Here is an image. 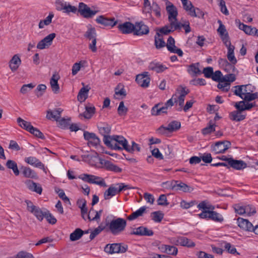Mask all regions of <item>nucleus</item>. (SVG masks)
I'll list each match as a JSON object with an SVG mask.
<instances>
[{
  "label": "nucleus",
  "instance_id": "35",
  "mask_svg": "<svg viewBox=\"0 0 258 258\" xmlns=\"http://www.w3.org/2000/svg\"><path fill=\"white\" fill-rule=\"evenodd\" d=\"M155 45L157 49L161 48L166 45L165 42L163 40L162 35L158 32H156L155 36Z\"/></svg>",
  "mask_w": 258,
  "mask_h": 258
},
{
  "label": "nucleus",
  "instance_id": "41",
  "mask_svg": "<svg viewBox=\"0 0 258 258\" xmlns=\"http://www.w3.org/2000/svg\"><path fill=\"white\" fill-rule=\"evenodd\" d=\"M227 58L228 60L232 64H236L237 62V59L234 54V50L235 49L234 46H230L227 48Z\"/></svg>",
  "mask_w": 258,
  "mask_h": 258
},
{
  "label": "nucleus",
  "instance_id": "24",
  "mask_svg": "<svg viewBox=\"0 0 258 258\" xmlns=\"http://www.w3.org/2000/svg\"><path fill=\"white\" fill-rule=\"evenodd\" d=\"M60 77L57 73L53 74L50 80V84L52 91L54 93H57L59 91V87L58 84V80L59 79Z\"/></svg>",
  "mask_w": 258,
  "mask_h": 258
},
{
  "label": "nucleus",
  "instance_id": "50",
  "mask_svg": "<svg viewBox=\"0 0 258 258\" xmlns=\"http://www.w3.org/2000/svg\"><path fill=\"white\" fill-rule=\"evenodd\" d=\"M36 218L41 221L45 217V212H43L39 207H36V208L31 212Z\"/></svg>",
  "mask_w": 258,
  "mask_h": 258
},
{
  "label": "nucleus",
  "instance_id": "52",
  "mask_svg": "<svg viewBox=\"0 0 258 258\" xmlns=\"http://www.w3.org/2000/svg\"><path fill=\"white\" fill-rule=\"evenodd\" d=\"M152 220L156 222H160L163 218L164 214L161 211H156L152 213Z\"/></svg>",
  "mask_w": 258,
  "mask_h": 258
},
{
  "label": "nucleus",
  "instance_id": "11",
  "mask_svg": "<svg viewBox=\"0 0 258 258\" xmlns=\"http://www.w3.org/2000/svg\"><path fill=\"white\" fill-rule=\"evenodd\" d=\"M78 12L84 18L89 19L92 18L97 13L98 11H93L85 4L80 3L78 7Z\"/></svg>",
  "mask_w": 258,
  "mask_h": 258
},
{
  "label": "nucleus",
  "instance_id": "49",
  "mask_svg": "<svg viewBox=\"0 0 258 258\" xmlns=\"http://www.w3.org/2000/svg\"><path fill=\"white\" fill-rule=\"evenodd\" d=\"M218 82L219 83L217 85V87L222 91L227 92L230 89V83L226 82L223 78L222 80H220Z\"/></svg>",
  "mask_w": 258,
  "mask_h": 258
},
{
  "label": "nucleus",
  "instance_id": "25",
  "mask_svg": "<svg viewBox=\"0 0 258 258\" xmlns=\"http://www.w3.org/2000/svg\"><path fill=\"white\" fill-rule=\"evenodd\" d=\"M148 69L149 70L154 71L157 73H160L166 70L167 67L160 62L153 61L150 63Z\"/></svg>",
  "mask_w": 258,
  "mask_h": 258
},
{
  "label": "nucleus",
  "instance_id": "13",
  "mask_svg": "<svg viewBox=\"0 0 258 258\" xmlns=\"http://www.w3.org/2000/svg\"><path fill=\"white\" fill-rule=\"evenodd\" d=\"M96 21L98 24H101L105 27H113L116 25L117 22L114 18H108L103 15L98 17Z\"/></svg>",
  "mask_w": 258,
  "mask_h": 258
},
{
  "label": "nucleus",
  "instance_id": "26",
  "mask_svg": "<svg viewBox=\"0 0 258 258\" xmlns=\"http://www.w3.org/2000/svg\"><path fill=\"white\" fill-rule=\"evenodd\" d=\"M9 63V67L12 72L17 71L21 63V60L18 54L14 55Z\"/></svg>",
  "mask_w": 258,
  "mask_h": 258
},
{
  "label": "nucleus",
  "instance_id": "42",
  "mask_svg": "<svg viewBox=\"0 0 258 258\" xmlns=\"http://www.w3.org/2000/svg\"><path fill=\"white\" fill-rule=\"evenodd\" d=\"M23 174L25 177L37 179L38 178L36 172L29 167H25L23 171Z\"/></svg>",
  "mask_w": 258,
  "mask_h": 258
},
{
  "label": "nucleus",
  "instance_id": "22",
  "mask_svg": "<svg viewBox=\"0 0 258 258\" xmlns=\"http://www.w3.org/2000/svg\"><path fill=\"white\" fill-rule=\"evenodd\" d=\"M25 183L29 190L40 195L42 193V188L39 184L34 182L31 180H26Z\"/></svg>",
  "mask_w": 258,
  "mask_h": 258
},
{
  "label": "nucleus",
  "instance_id": "3",
  "mask_svg": "<svg viewBox=\"0 0 258 258\" xmlns=\"http://www.w3.org/2000/svg\"><path fill=\"white\" fill-rule=\"evenodd\" d=\"M234 89L233 92L234 95L239 97H242V95L245 97H257L258 93L254 92L255 88L251 84L245 85H237L233 87Z\"/></svg>",
  "mask_w": 258,
  "mask_h": 258
},
{
  "label": "nucleus",
  "instance_id": "28",
  "mask_svg": "<svg viewBox=\"0 0 258 258\" xmlns=\"http://www.w3.org/2000/svg\"><path fill=\"white\" fill-rule=\"evenodd\" d=\"M229 165L236 170H241L246 167L247 164L242 160H237L233 159H230Z\"/></svg>",
  "mask_w": 258,
  "mask_h": 258
},
{
  "label": "nucleus",
  "instance_id": "21",
  "mask_svg": "<svg viewBox=\"0 0 258 258\" xmlns=\"http://www.w3.org/2000/svg\"><path fill=\"white\" fill-rule=\"evenodd\" d=\"M159 249L162 252L169 255H176L178 252V249L174 246L162 244L159 247Z\"/></svg>",
  "mask_w": 258,
  "mask_h": 258
},
{
  "label": "nucleus",
  "instance_id": "14",
  "mask_svg": "<svg viewBox=\"0 0 258 258\" xmlns=\"http://www.w3.org/2000/svg\"><path fill=\"white\" fill-rule=\"evenodd\" d=\"M24 160L27 163L41 169L45 173H47V168L45 167L44 165L35 157L30 156L26 157Z\"/></svg>",
  "mask_w": 258,
  "mask_h": 258
},
{
  "label": "nucleus",
  "instance_id": "34",
  "mask_svg": "<svg viewBox=\"0 0 258 258\" xmlns=\"http://www.w3.org/2000/svg\"><path fill=\"white\" fill-rule=\"evenodd\" d=\"M102 212V210L98 212L93 209H91L90 210L88 214L86 216V217L90 221H96L98 222L100 220V215Z\"/></svg>",
  "mask_w": 258,
  "mask_h": 258
},
{
  "label": "nucleus",
  "instance_id": "58",
  "mask_svg": "<svg viewBox=\"0 0 258 258\" xmlns=\"http://www.w3.org/2000/svg\"><path fill=\"white\" fill-rule=\"evenodd\" d=\"M128 109L124 105V102L121 101L120 102L119 106L117 109V112L120 116L125 115L127 113Z\"/></svg>",
  "mask_w": 258,
  "mask_h": 258
},
{
  "label": "nucleus",
  "instance_id": "1",
  "mask_svg": "<svg viewBox=\"0 0 258 258\" xmlns=\"http://www.w3.org/2000/svg\"><path fill=\"white\" fill-rule=\"evenodd\" d=\"M87 158L88 159L89 163L91 165H94L97 161H99L102 168H104L107 170L113 171L115 173H120L122 171L121 168L114 164L111 162L99 158L97 153H95L93 155H88Z\"/></svg>",
  "mask_w": 258,
  "mask_h": 258
},
{
  "label": "nucleus",
  "instance_id": "40",
  "mask_svg": "<svg viewBox=\"0 0 258 258\" xmlns=\"http://www.w3.org/2000/svg\"><path fill=\"white\" fill-rule=\"evenodd\" d=\"M181 123L177 120H173L169 122L167 126V130L169 132H172L180 128Z\"/></svg>",
  "mask_w": 258,
  "mask_h": 258
},
{
  "label": "nucleus",
  "instance_id": "55",
  "mask_svg": "<svg viewBox=\"0 0 258 258\" xmlns=\"http://www.w3.org/2000/svg\"><path fill=\"white\" fill-rule=\"evenodd\" d=\"M82 85L83 86V87L80 90L77 97L87 96L88 93L90 90V87L88 85L85 86V84L84 83H82Z\"/></svg>",
  "mask_w": 258,
  "mask_h": 258
},
{
  "label": "nucleus",
  "instance_id": "37",
  "mask_svg": "<svg viewBox=\"0 0 258 258\" xmlns=\"http://www.w3.org/2000/svg\"><path fill=\"white\" fill-rule=\"evenodd\" d=\"M116 186L111 185L104 193V198L105 200H109L111 197L114 196L117 193Z\"/></svg>",
  "mask_w": 258,
  "mask_h": 258
},
{
  "label": "nucleus",
  "instance_id": "9",
  "mask_svg": "<svg viewBox=\"0 0 258 258\" xmlns=\"http://www.w3.org/2000/svg\"><path fill=\"white\" fill-rule=\"evenodd\" d=\"M243 101L236 102L234 104L235 107L237 110L242 112L244 110H249L253 107L255 104L253 103H250V101L254 100L255 98H243Z\"/></svg>",
  "mask_w": 258,
  "mask_h": 258
},
{
  "label": "nucleus",
  "instance_id": "30",
  "mask_svg": "<svg viewBox=\"0 0 258 258\" xmlns=\"http://www.w3.org/2000/svg\"><path fill=\"white\" fill-rule=\"evenodd\" d=\"M95 108L93 105H86L85 111L81 115L86 119H90L95 113Z\"/></svg>",
  "mask_w": 258,
  "mask_h": 258
},
{
  "label": "nucleus",
  "instance_id": "19",
  "mask_svg": "<svg viewBox=\"0 0 258 258\" xmlns=\"http://www.w3.org/2000/svg\"><path fill=\"white\" fill-rule=\"evenodd\" d=\"M118 29L123 34H130L135 32V25L131 22H126L118 26Z\"/></svg>",
  "mask_w": 258,
  "mask_h": 258
},
{
  "label": "nucleus",
  "instance_id": "57",
  "mask_svg": "<svg viewBox=\"0 0 258 258\" xmlns=\"http://www.w3.org/2000/svg\"><path fill=\"white\" fill-rule=\"evenodd\" d=\"M31 134H33L36 137H38L41 139H44L45 137L41 132H40L38 128L33 127V126L30 128L29 131Z\"/></svg>",
  "mask_w": 258,
  "mask_h": 258
},
{
  "label": "nucleus",
  "instance_id": "38",
  "mask_svg": "<svg viewBox=\"0 0 258 258\" xmlns=\"http://www.w3.org/2000/svg\"><path fill=\"white\" fill-rule=\"evenodd\" d=\"M100 133L103 136V142L105 143V139L108 137H111L112 136H109L111 131V127L106 124L103 126H100L99 128Z\"/></svg>",
  "mask_w": 258,
  "mask_h": 258
},
{
  "label": "nucleus",
  "instance_id": "4",
  "mask_svg": "<svg viewBox=\"0 0 258 258\" xmlns=\"http://www.w3.org/2000/svg\"><path fill=\"white\" fill-rule=\"evenodd\" d=\"M166 4V9L168 14V20L171 27L174 28V30H177L180 26V22H178L177 19L178 15L177 8L169 1H167Z\"/></svg>",
  "mask_w": 258,
  "mask_h": 258
},
{
  "label": "nucleus",
  "instance_id": "46",
  "mask_svg": "<svg viewBox=\"0 0 258 258\" xmlns=\"http://www.w3.org/2000/svg\"><path fill=\"white\" fill-rule=\"evenodd\" d=\"M6 166L8 168L12 169L16 175L19 174V171L15 161L12 160H8L6 163Z\"/></svg>",
  "mask_w": 258,
  "mask_h": 258
},
{
  "label": "nucleus",
  "instance_id": "36",
  "mask_svg": "<svg viewBox=\"0 0 258 258\" xmlns=\"http://www.w3.org/2000/svg\"><path fill=\"white\" fill-rule=\"evenodd\" d=\"M147 209V207L143 206L141 207L139 209L135 212H133L131 215H129L127 219L130 221H132L138 218L139 217L142 216L143 214L145 212Z\"/></svg>",
  "mask_w": 258,
  "mask_h": 258
},
{
  "label": "nucleus",
  "instance_id": "48",
  "mask_svg": "<svg viewBox=\"0 0 258 258\" xmlns=\"http://www.w3.org/2000/svg\"><path fill=\"white\" fill-rule=\"evenodd\" d=\"M209 219L218 222H222L224 220V218L221 214L213 211V210L211 211Z\"/></svg>",
  "mask_w": 258,
  "mask_h": 258
},
{
  "label": "nucleus",
  "instance_id": "23",
  "mask_svg": "<svg viewBox=\"0 0 258 258\" xmlns=\"http://www.w3.org/2000/svg\"><path fill=\"white\" fill-rule=\"evenodd\" d=\"M237 220L238 225L240 228L245 231H251L253 225L248 220L242 218H238Z\"/></svg>",
  "mask_w": 258,
  "mask_h": 258
},
{
  "label": "nucleus",
  "instance_id": "8",
  "mask_svg": "<svg viewBox=\"0 0 258 258\" xmlns=\"http://www.w3.org/2000/svg\"><path fill=\"white\" fill-rule=\"evenodd\" d=\"M173 105V102L172 98H171L164 105L160 104L155 105L152 109L151 113L153 115H160L162 113H167L168 108L172 107Z\"/></svg>",
  "mask_w": 258,
  "mask_h": 258
},
{
  "label": "nucleus",
  "instance_id": "17",
  "mask_svg": "<svg viewBox=\"0 0 258 258\" xmlns=\"http://www.w3.org/2000/svg\"><path fill=\"white\" fill-rule=\"evenodd\" d=\"M84 137L86 140L88 141V144L90 146H96L100 144V139L94 133L85 131L84 132Z\"/></svg>",
  "mask_w": 258,
  "mask_h": 258
},
{
  "label": "nucleus",
  "instance_id": "5",
  "mask_svg": "<svg viewBox=\"0 0 258 258\" xmlns=\"http://www.w3.org/2000/svg\"><path fill=\"white\" fill-rule=\"evenodd\" d=\"M107 226L111 233L114 235L119 234L123 232L126 226V221L125 219L121 218H117L111 220Z\"/></svg>",
  "mask_w": 258,
  "mask_h": 258
},
{
  "label": "nucleus",
  "instance_id": "32",
  "mask_svg": "<svg viewBox=\"0 0 258 258\" xmlns=\"http://www.w3.org/2000/svg\"><path fill=\"white\" fill-rule=\"evenodd\" d=\"M186 12H188V15L191 17L203 18L204 16V12L199 8H195L194 6Z\"/></svg>",
  "mask_w": 258,
  "mask_h": 258
},
{
  "label": "nucleus",
  "instance_id": "2",
  "mask_svg": "<svg viewBox=\"0 0 258 258\" xmlns=\"http://www.w3.org/2000/svg\"><path fill=\"white\" fill-rule=\"evenodd\" d=\"M105 144L114 149L126 150L128 142L123 136L116 135L106 138L105 139Z\"/></svg>",
  "mask_w": 258,
  "mask_h": 258
},
{
  "label": "nucleus",
  "instance_id": "6",
  "mask_svg": "<svg viewBox=\"0 0 258 258\" xmlns=\"http://www.w3.org/2000/svg\"><path fill=\"white\" fill-rule=\"evenodd\" d=\"M79 178L84 181L89 183L95 184L103 187L107 186L104 179L99 176L88 174H82L79 176Z\"/></svg>",
  "mask_w": 258,
  "mask_h": 258
},
{
  "label": "nucleus",
  "instance_id": "45",
  "mask_svg": "<svg viewBox=\"0 0 258 258\" xmlns=\"http://www.w3.org/2000/svg\"><path fill=\"white\" fill-rule=\"evenodd\" d=\"M84 233V231L80 229L77 228L73 233L70 234V238L72 241L79 239Z\"/></svg>",
  "mask_w": 258,
  "mask_h": 258
},
{
  "label": "nucleus",
  "instance_id": "53",
  "mask_svg": "<svg viewBox=\"0 0 258 258\" xmlns=\"http://www.w3.org/2000/svg\"><path fill=\"white\" fill-rule=\"evenodd\" d=\"M174 28H172L171 27V24H170L169 26L166 25L162 28L158 29L157 32H158L161 35L164 34L167 35L170 33L171 32L174 31Z\"/></svg>",
  "mask_w": 258,
  "mask_h": 258
},
{
  "label": "nucleus",
  "instance_id": "29",
  "mask_svg": "<svg viewBox=\"0 0 258 258\" xmlns=\"http://www.w3.org/2000/svg\"><path fill=\"white\" fill-rule=\"evenodd\" d=\"M199 66L200 63L199 62L190 64L188 67V73L192 76L201 75L202 74V72L200 70Z\"/></svg>",
  "mask_w": 258,
  "mask_h": 258
},
{
  "label": "nucleus",
  "instance_id": "51",
  "mask_svg": "<svg viewBox=\"0 0 258 258\" xmlns=\"http://www.w3.org/2000/svg\"><path fill=\"white\" fill-rule=\"evenodd\" d=\"M224 244V248L228 251V252L232 254H240V253L237 251L235 247L233 245H232L230 243L225 242Z\"/></svg>",
  "mask_w": 258,
  "mask_h": 258
},
{
  "label": "nucleus",
  "instance_id": "59",
  "mask_svg": "<svg viewBox=\"0 0 258 258\" xmlns=\"http://www.w3.org/2000/svg\"><path fill=\"white\" fill-rule=\"evenodd\" d=\"M64 8V9L63 11V12L67 14H69L70 13H73L75 14L78 10L77 7H76L75 6H71L70 4L67 3Z\"/></svg>",
  "mask_w": 258,
  "mask_h": 258
},
{
  "label": "nucleus",
  "instance_id": "47",
  "mask_svg": "<svg viewBox=\"0 0 258 258\" xmlns=\"http://www.w3.org/2000/svg\"><path fill=\"white\" fill-rule=\"evenodd\" d=\"M17 122L21 127L26 130L28 132L30 130V128H31L32 126L30 122L25 121L21 117H18L17 118Z\"/></svg>",
  "mask_w": 258,
  "mask_h": 258
},
{
  "label": "nucleus",
  "instance_id": "18",
  "mask_svg": "<svg viewBox=\"0 0 258 258\" xmlns=\"http://www.w3.org/2000/svg\"><path fill=\"white\" fill-rule=\"evenodd\" d=\"M154 234L152 230L149 229L148 228L144 226H140L138 228H135L131 234L140 235V236H152Z\"/></svg>",
  "mask_w": 258,
  "mask_h": 258
},
{
  "label": "nucleus",
  "instance_id": "15",
  "mask_svg": "<svg viewBox=\"0 0 258 258\" xmlns=\"http://www.w3.org/2000/svg\"><path fill=\"white\" fill-rule=\"evenodd\" d=\"M165 46H166L167 49L170 52L176 53L179 56H182L183 55L182 51L175 45V40L172 37H169L167 44Z\"/></svg>",
  "mask_w": 258,
  "mask_h": 258
},
{
  "label": "nucleus",
  "instance_id": "20",
  "mask_svg": "<svg viewBox=\"0 0 258 258\" xmlns=\"http://www.w3.org/2000/svg\"><path fill=\"white\" fill-rule=\"evenodd\" d=\"M63 109L58 108L53 110L50 109L47 111L46 118L48 119H53L57 121L60 118V113L62 112Z\"/></svg>",
  "mask_w": 258,
  "mask_h": 258
},
{
  "label": "nucleus",
  "instance_id": "44",
  "mask_svg": "<svg viewBox=\"0 0 258 258\" xmlns=\"http://www.w3.org/2000/svg\"><path fill=\"white\" fill-rule=\"evenodd\" d=\"M216 125L214 121L211 120L209 122L208 125L202 130V133L204 135H208L215 131Z\"/></svg>",
  "mask_w": 258,
  "mask_h": 258
},
{
  "label": "nucleus",
  "instance_id": "64",
  "mask_svg": "<svg viewBox=\"0 0 258 258\" xmlns=\"http://www.w3.org/2000/svg\"><path fill=\"white\" fill-rule=\"evenodd\" d=\"M44 217L50 224H54L56 222V219L48 211H45Z\"/></svg>",
  "mask_w": 258,
  "mask_h": 258
},
{
  "label": "nucleus",
  "instance_id": "27",
  "mask_svg": "<svg viewBox=\"0 0 258 258\" xmlns=\"http://www.w3.org/2000/svg\"><path fill=\"white\" fill-rule=\"evenodd\" d=\"M246 114L238 110L232 111L229 113V118L235 121H240L245 119Z\"/></svg>",
  "mask_w": 258,
  "mask_h": 258
},
{
  "label": "nucleus",
  "instance_id": "43",
  "mask_svg": "<svg viewBox=\"0 0 258 258\" xmlns=\"http://www.w3.org/2000/svg\"><path fill=\"white\" fill-rule=\"evenodd\" d=\"M53 17V13H49V15L44 20H40L38 25L39 28L42 29L44 27V26L49 25L51 23Z\"/></svg>",
  "mask_w": 258,
  "mask_h": 258
},
{
  "label": "nucleus",
  "instance_id": "56",
  "mask_svg": "<svg viewBox=\"0 0 258 258\" xmlns=\"http://www.w3.org/2000/svg\"><path fill=\"white\" fill-rule=\"evenodd\" d=\"M189 92V90L186 87H178L176 90V95L178 97H184Z\"/></svg>",
  "mask_w": 258,
  "mask_h": 258
},
{
  "label": "nucleus",
  "instance_id": "60",
  "mask_svg": "<svg viewBox=\"0 0 258 258\" xmlns=\"http://www.w3.org/2000/svg\"><path fill=\"white\" fill-rule=\"evenodd\" d=\"M244 211H245L244 214L248 216H250L256 213L255 208L251 205L244 206Z\"/></svg>",
  "mask_w": 258,
  "mask_h": 258
},
{
  "label": "nucleus",
  "instance_id": "33",
  "mask_svg": "<svg viewBox=\"0 0 258 258\" xmlns=\"http://www.w3.org/2000/svg\"><path fill=\"white\" fill-rule=\"evenodd\" d=\"M174 182V183L172 185V188L173 189L175 190H181L184 192H187L189 191L190 190V187L188 186L187 184H186L184 183L183 182H180L178 183L177 181H174L172 182V183Z\"/></svg>",
  "mask_w": 258,
  "mask_h": 258
},
{
  "label": "nucleus",
  "instance_id": "39",
  "mask_svg": "<svg viewBox=\"0 0 258 258\" xmlns=\"http://www.w3.org/2000/svg\"><path fill=\"white\" fill-rule=\"evenodd\" d=\"M84 36L89 40L96 39L97 34L95 28L90 26L86 32Z\"/></svg>",
  "mask_w": 258,
  "mask_h": 258
},
{
  "label": "nucleus",
  "instance_id": "16",
  "mask_svg": "<svg viewBox=\"0 0 258 258\" xmlns=\"http://www.w3.org/2000/svg\"><path fill=\"white\" fill-rule=\"evenodd\" d=\"M135 28L134 35H146L149 32V27L142 22L136 23Z\"/></svg>",
  "mask_w": 258,
  "mask_h": 258
},
{
  "label": "nucleus",
  "instance_id": "62",
  "mask_svg": "<svg viewBox=\"0 0 258 258\" xmlns=\"http://www.w3.org/2000/svg\"><path fill=\"white\" fill-rule=\"evenodd\" d=\"M115 93L117 95H120L123 96L126 95L125 90L123 88L122 85L120 84H118L117 86L115 88Z\"/></svg>",
  "mask_w": 258,
  "mask_h": 258
},
{
  "label": "nucleus",
  "instance_id": "10",
  "mask_svg": "<svg viewBox=\"0 0 258 258\" xmlns=\"http://www.w3.org/2000/svg\"><path fill=\"white\" fill-rule=\"evenodd\" d=\"M231 144L228 141H220L212 146V151L215 154L224 153L231 147Z\"/></svg>",
  "mask_w": 258,
  "mask_h": 258
},
{
  "label": "nucleus",
  "instance_id": "12",
  "mask_svg": "<svg viewBox=\"0 0 258 258\" xmlns=\"http://www.w3.org/2000/svg\"><path fill=\"white\" fill-rule=\"evenodd\" d=\"M149 73L145 72L136 76V81L138 84L142 87L146 88L149 86L150 82Z\"/></svg>",
  "mask_w": 258,
  "mask_h": 258
},
{
  "label": "nucleus",
  "instance_id": "63",
  "mask_svg": "<svg viewBox=\"0 0 258 258\" xmlns=\"http://www.w3.org/2000/svg\"><path fill=\"white\" fill-rule=\"evenodd\" d=\"M235 212L239 215H243L245 213L244 211V206L240 204H235L233 206Z\"/></svg>",
  "mask_w": 258,
  "mask_h": 258
},
{
  "label": "nucleus",
  "instance_id": "54",
  "mask_svg": "<svg viewBox=\"0 0 258 258\" xmlns=\"http://www.w3.org/2000/svg\"><path fill=\"white\" fill-rule=\"evenodd\" d=\"M141 150V148L140 146L136 143L135 142L133 141L132 142V146L130 145H127L126 151L129 153H133L135 151L140 152Z\"/></svg>",
  "mask_w": 258,
  "mask_h": 258
},
{
  "label": "nucleus",
  "instance_id": "7",
  "mask_svg": "<svg viewBox=\"0 0 258 258\" xmlns=\"http://www.w3.org/2000/svg\"><path fill=\"white\" fill-rule=\"evenodd\" d=\"M127 249V246L121 243H113L107 244L104 251L108 253L112 254L114 253H124Z\"/></svg>",
  "mask_w": 258,
  "mask_h": 258
},
{
  "label": "nucleus",
  "instance_id": "61",
  "mask_svg": "<svg viewBox=\"0 0 258 258\" xmlns=\"http://www.w3.org/2000/svg\"><path fill=\"white\" fill-rule=\"evenodd\" d=\"M218 23L219 24V27L217 29V32L219 34L221 37L224 36L226 33H228L225 26L222 24L221 20H219Z\"/></svg>",
  "mask_w": 258,
  "mask_h": 258
},
{
  "label": "nucleus",
  "instance_id": "31",
  "mask_svg": "<svg viewBox=\"0 0 258 258\" xmlns=\"http://www.w3.org/2000/svg\"><path fill=\"white\" fill-rule=\"evenodd\" d=\"M178 245L186 246L187 247H193L195 246V243L190 239L185 237L179 236Z\"/></svg>",
  "mask_w": 258,
  "mask_h": 258
}]
</instances>
